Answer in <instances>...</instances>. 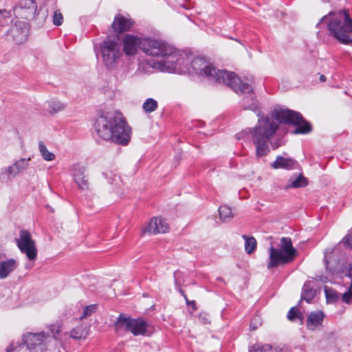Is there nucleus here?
<instances>
[{
    "mask_svg": "<svg viewBox=\"0 0 352 352\" xmlns=\"http://www.w3.org/2000/svg\"><path fill=\"white\" fill-rule=\"evenodd\" d=\"M289 182V184L287 188H301L306 186L307 184V179L301 175L294 179L290 178Z\"/></svg>",
    "mask_w": 352,
    "mask_h": 352,
    "instance_id": "29",
    "label": "nucleus"
},
{
    "mask_svg": "<svg viewBox=\"0 0 352 352\" xmlns=\"http://www.w3.org/2000/svg\"><path fill=\"white\" fill-rule=\"evenodd\" d=\"M60 329L59 327L51 325L47 332L28 333L23 338V343L27 349L36 351H43L47 349L52 340H57Z\"/></svg>",
    "mask_w": 352,
    "mask_h": 352,
    "instance_id": "7",
    "label": "nucleus"
},
{
    "mask_svg": "<svg viewBox=\"0 0 352 352\" xmlns=\"http://www.w3.org/2000/svg\"><path fill=\"white\" fill-rule=\"evenodd\" d=\"M10 17V12L6 10H0V25H4L6 24L8 22Z\"/></svg>",
    "mask_w": 352,
    "mask_h": 352,
    "instance_id": "38",
    "label": "nucleus"
},
{
    "mask_svg": "<svg viewBox=\"0 0 352 352\" xmlns=\"http://www.w3.org/2000/svg\"><path fill=\"white\" fill-rule=\"evenodd\" d=\"M100 51L106 67L109 69L113 68L121 54L120 45L118 40L107 38L101 44Z\"/></svg>",
    "mask_w": 352,
    "mask_h": 352,
    "instance_id": "10",
    "label": "nucleus"
},
{
    "mask_svg": "<svg viewBox=\"0 0 352 352\" xmlns=\"http://www.w3.org/2000/svg\"><path fill=\"white\" fill-rule=\"evenodd\" d=\"M242 238L245 240V250L250 254L254 252L256 248L257 243L254 237L248 235H243Z\"/></svg>",
    "mask_w": 352,
    "mask_h": 352,
    "instance_id": "25",
    "label": "nucleus"
},
{
    "mask_svg": "<svg viewBox=\"0 0 352 352\" xmlns=\"http://www.w3.org/2000/svg\"><path fill=\"white\" fill-rule=\"evenodd\" d=\"M297 162L292 158H285L283 156H277L276 160L271 164L274 169L283 168L286 170L293 169Z\"/></svg>",
    "mask_w": 352,
    "mask_h": 352,
    "instance_id": "22",
    "label": "nucleus"
},
{
    "mask_svg": "<svg viewBox=\"0 0 352 352\" xmlns=\"http://www.w3.org/2000/svg\"><path fill=\"white\" fill-rule=\"evenodd\" d=\"M180 292L181 294L184 296V297L186 299V303L188 305H195V302L194 300L192 301H189L186 297V296L185 295L184 292L182 291V290H180Z\"/></svg>",
    "mask_w": 352,
    "mask_h": 352,
    "instance_id": "45",
    "label": "nucleus"
},
{
    "mask_svg": "<svg viewBox=\"0 0 352 352\" xmlns=\"http://www.w3.org/2000/svg\"><path fill=\"white\" fill-rule=\"evenodd\" d=\"M36 11L37 3L34 0H21L13 8V12L16 17L29 21L35 19L37 21V25H42L47 14L40 10L36 17Z\"/></svg>",
    "mask_w": 352,
    "mask_h": 352,
    "instance_id": "8",
    "label": "nucleus"
},
{
    "mask_svg": "<svg viewBox=\"0 0 352 352\" xmlns=\"http://www.w3.org/2000/svg\"><path fill=\"white\" fill-rule=\"evenodd\" d=\"M18 267L14 258H9L0 261V280L6 278Z\"/></svg>",
    "mask_w": 352,
    "mask_h": 352,
    "instance_id": "21",
    "label": "nucleus"
},
{
    "mask_svg": "<svg viewBox=\"0 0 352 352\" xmlns=\"http://www.w3.org/2000/svg\"><path fill=\"white\" fill-rule=\"evenodd\" d=\"M220 219L225 222L230 221L233 218L232 209L227 206H221L219 208Z\"/></svg>",
    "mask_w": 352,
    "mask_h": 352,
    "instance_id": "27",
    "label": "nucleus"
},
{
    "mask_svg": "<svg viewBox=\"0 0 352 352\" xmlns=\"http://www.w3.org/2000/svg\"><path fill=\"white\" fill-rule=\"evenodd\" d=\"M316 296V289L314 281H306L302 287L301 292V300L311 302Z\"/></svg>",
    "mask_w": 352,
    "mask_h": 352,
    "instance_id": "23",
    "label": "nucleus"
},
{
    "mask_svg": "<svg viewBox=\"0 0 352 352\" xmlns=\"http://www.w3.org/2000/svg\"><path fill=\"white\" fill-rule=\"evenodd\" d=\"M82 332L79 333L77 330L73 329L71 331L70 336L74 339H80L82 338Z\"/></svg>",
    "mask_w": 352,
    "mask_h": 352,
    "instance_id": "41",
    "label": "nucleus"
},
{
    "mask_svg": "<svg viewBox=\"0 0 352 352\" xmlns=\"http://www.w3.org/2000/svg\"><path fill=\"white\" fill-rule=\"evenodd\" d=\"M119 112H108L97 118L94 127L97 135L102 140H110L112 130Z\"/></svg>",
    "mask_w": 352,
    "mask_h": 352,
    "instance_id": "11",
    "label": "nucleus"
},
{
    "mask_svg": "<svg viewBox=\"0 0 352 352\" xmlns=\"http://www.w3.org/2000/svg\"><path fill=\"white\" fill-rule=\"evenodd\" d=\"M287 318L291 321H294L296 318H298L300 320L301 323H302L303 315L296 307H294L288 311Z\"/></svg>",
    "mask_w": 352,
    "mask_h": 352,
    "instance_id": "33",
    "label": "nucleus"
},
{
    "mask_svg": "<svg viewBox=\"0 0 352 352\" xmlns=\"http://www.w3.org/2000/svg\"><path fill=\"white\" fill-rule=\"evenodd\" d=\"M271 344H261L260 343H256L249 347V352H268L270 351Z\"/></svg>",
    "mask_w": 352,
    "mask_h": 352,
    "instance_id": "32",
    "label": "nucleus"
},
{
    "mask_svg": "<svg viewBox=\"0 0 352 352\" xmlns=\"http://www.w3.org/2000/svg\"><path fill=\"white\" fill-rule=\"evenodd\" d=\"M324 317V312L320 310L310 312L306 321L307 329L311 331L322 330Z\"/></svg>",
    "mask_w": 352,
    "mask_h": 352,
    "instance_id": "17",
    "label": "nucleus"
},
{
    "mask_svg": "<svg viewBox=\"0 0 352 352\" xmlns=\"http://www.w3.org/2000/svg\"><path fill=\"white\" fill-rule=\"evenodd\" d=\"M259 323L258 321V318H254L251 323H250V328L252 329V330H254L257 328V324Z\"/></svg>",
    "mask_w": 352,
    "mask_h": 352,
    "instance_id": "44",
    "label": "nucleus"
},
{
    "mask_svg": "<svg viewBox=\"0 0 352 352\" xmlns=\"http://www.w3.org/2000/svg\"><path fill=\"white\" fill-rule=\"evenodd\" d=\"M116 331H130L133 336L144 335L146 332L147 323L142 318H131L126 314H121L114 324Z\"/></svg>",
    "mask_w": 352,
    "mask_h": 352,
    "instance_id": "9",
    "label": "nucleus"
},
{
    "mask_svg": "<svg viewBox=\"0 0 352 352\" xmlns=\"http://www.w3.org/2000/svg\"><path fill=\"white\" fill-rule=\"evenodd\" d=\"M102 174L109 180V183L111 184H113L114 183L117 184V182L120 181V177L112 172H104Z\"/></svg>",
    "mask_w": 352,
    "mask_h": 352,
    "instance_id": "36",
    "label": "nucleus"
},
{
    "mask_svg": "<svg viewBox=\"0 0 352 352\" xmlns=\"http://www.w3.org/2000/svg\"><path fill=\"white\" fill-rule=\"evenodd\" d=\"M46 110L50 114H56L65 108V105L59 100H51L47 102Z\"/></svg>",
    "mask_w": 352,
    "mask_h": 352,
    "instance_id": "24",
    "label": "nucleus"
},
{
    "mask_svg": "<svg viewBox=\"0 0 352 352\" xmlns=\"http://www.w3.org/2000/svg\"><path fill=\"white\" fill-rule=\"evenodd\" d=\"M342 301L346 304H351L352 302V283L348 288L347 291L342 294Z\"/></svg>",
    "mask_w": 352,
    "mask_h": 352,
    "instance_id": "35",
    "label": "nucleus"
},
{
    "mask_svg": "<svg viewBox=\"0 0 352 352\" xmlns=\"http://www.w3.org/2000/svg\"><path fill=\"white\" fill-rule=\"evenodd\" d=\"M324 294L327 303H333L340 299V294L327 286L324 287Z\"/></svg>",
    "mask_w": 352,
    "mask_h": 352,
    "instance_id": "26",
    "label": "nucleus"
},
{
    "mask_svg": "<svg viewBox=\"0 0 352 352\" xmlns=\"http://www.w3.org/2000/svg\"><path fill=\"white\" fill-rule=\"evenodd\" d=\"M168 224L160 217H153L148 223L147 226L144 228V232L151 234L166 233L168 231Z\"/></svg>",
    "mask_w": 352,
    "mask_h": 352,
    "instance_id": "18",
    "label": "nucleus"
},
{
    "mask_svg": "<svg viewBox=\"0 0 352 352\" xmlns=\"http://www.w3.org/2000/svg\"><path fill=\"white\" fill-rule=\"evenodd\" d=\"M96 305H91L85 307V308L83 310L82 315L80 316V319L87 318L89 316H91L94 312L96 311Z\"/></svg>",
    "mask_w": 352,
    "mask_h": 352,
    "instance_id": "37",
    "label": "nucleus"
},
{
    "mask_svg": "<svg viewBox=\"0 0 352 352\" xmlns=\"http://www.w3.org/2000/svg\"><path fill=\"white\" fill-rule=\"evenodd\" d=\"M272 349L268 352H282L283 349L277 345H271Z\"/></svg>",
    "mask_w": 352,
    "mask_h": 352,
    "instance_id": "42",
    "label": "nucleus"
},
{
    "mask_svg": "<svg viewBox=\"0 0 352 352\" xmlns=\"http://www.w3.org/2000/svg\"><path fill=\"white\" fill-rule=\"evenodd\" d=\"M13 349L12 344H11L10 346L8 347L7 351L8 352H11V351Z\"/></svg>",
    "mask_w": 352,
    "mask_h": 352,
    "instance_id": "48",
    "label": "nucleus"
},
{
    "mask_svg": "<svg viewBox=\"0 0 352 352\" xmlns=\"http://www.w3.org/2000/svg\"><path fill=\"white\" fill-rule=\"evenodd\" d=\"M182 67L181 71H174L172 73H195L198 76H205L210 81L225 84L232 89H238L232 81L234 77V72L217 69L204 57H193L192 55L186 54V61Z\"/></svg>",
    "mask_w": 352,
    "mask_h": 352,
    "instance_id": "4",
    "label": "nucleus"
},
{
    "mask_svg": "<svg viewBox=\"0 0 352 352\" xmlns=\"http://www.w3.org/2000/svg\"><path fill=\"white\" fill-rule=\"evenodd\" d=\"M71 172L74 179H79V177L86 174V168L79 164H75L72 166Z\"/></svg>",
    "mask_w": 352,
    "mask_h": 352,
    "instance_id": "31",
    "label": "nucleus"
},
{
    "mask_svg": "<svg viewBox=\"0 0 352 352\" xmlns=\"http://www.w3.org/2000/svg\"><path fill=\"white\" fill-rule=\"evenodd\" d=\"M320 22L327 23L329 35L342 44L352 43V19L348 12L340 10L331 12L322 18Z\"/></svg>",
    "mask_w": 352,
    "mask_h": 352,
    "instance_id": "5",
    "label": "nucleus"
},
{
    "mask_svg": "<svg viewBox=\"0 0 352 352\" xmlns=\"http://www.w3.org/2000/svg\"><path fill=\"white\" fill-rule=\"evenodd\" d=\"M142 51L146 55L161 57L153 62V67L162 72L172 73L181 71L186 61V53L181 52L164 41L154 38H143Z\"/></svg>",
    "mask_w": 352,
    "mask_h": 352,
    "instance_id": "2",
    "label": "nucleus"
},
{
    "mask_svg": "<svg viewBox=\"0 0 352 352\" xmlns=\"http://www.w3.org/2000/svg\"><path fill=\"white\" fill-rule=\"evenodd\" d=\"M142 51L146 55L161 57L153 62V67L162 72L172 73L181 71L186 61V53L181 52L164 41L154 38H143Z\"/></svg>",
    "mask_w": 352,
    "mask_h": 352,
    "instance_id": "3",
    "label": "nucleus"
},
{
    "mask_svg": "<svg viewBox=\"0 0 352 352\" xmlns=\"http://www.w3.org/2000/svg\"><path fill=\"white\" fill-rule=\"evenodd\" d=\"M38 149L42 155L43 158L46 161H52L55 158V155L52 152L49 151L44 144V143L41 141L38 142Z\"/></svg>",
    "mask_w": 352,
    "mask_h": 352,
    "instance_id": "28",
    "label": "nucleus"
},
{
    "mask_svg": "<svg viewBox=\"0 0 352 352\" xmlns=\"http://www.w3.org/2000/svg\"><path fill=\"white\" fill-rule=\"evenodd\" d=\"M74 181L80 189H82V190L88 189L89 181H88L87 175L86 174L81 177H79V179H74Z\"/></svg>",
    "mask_w": 352,
    "mask_h": 352,
    "instance_id": "34",
    "label": "nucleus"
},
{
    "mask_svg": "<svg viewBox=\"0 0 352 352\" xmlns=\"http://www.w3.org/2000/svg\"><path fill=\"white\" fill-rule=\"evenodd\" d=\"M269 251L267 269L275 268L279 265L291 263L297 254L296 250L292 245L291 239L286 237L281 239L280 248H275L272 245Z\"/></svg>",
    "mask_w": 352,
    "mask_h": 352,
    "instance_id": "6",
    "label": "nucleus"
},
{
    "mask_svg": "<svg viewBox=\"0 0 352 352\" xmlns=\"http://www.w3.org/2000/svg\"><path fill=\"white\" fill-rule=\"evenodd\" d=\"M30 158H21L12 165L8 166L1 172L0 180L1 182H8L19 173L27 169L29 166Z\"/></svg>",
    "mask_w": 352,
    "mask_h": 352,
    "instance_id": "15",
    "label": "nucleus"
},
{
    "mask_svg": "<svg viewBox=\"0 0 352 352\" xmlns=\"http://www.w3.org/2000/svg\"><path fill=\"white\" fill-rule=\"evenodd\" d=\"M341 243L352 250V234H347L342 239Z\"/></svg>",
    "mask_w": 352,
    "mask_h": 352,
    "instance_id": "40",
    "label": "nucleus"
},
{
    "mask_svg": "<svg viewBox=\"0 0 352 352\" xmlns=\"http://www.w3.org/2000/svg\"><path fill=\"white\" fill-rule=\"evenodd\" d=\"M233 84L238 87L232 89L237 94H245L241 100V107L244 110H250L256 113L258 117L257 124L253 128H248L236 134L238 140L250 141L256 146L257 157L265 156L270 152L268 142L274 136L279 124H294L296 127L294 134H307L311 131L312 127L302 115L296 111L278 107L272 111L271 117L263 116L258 109V103L253 92L252 85L243 82L234 74Z\"/></svg>",
    "mask_w": 352,
    "mask_h": 352,
    "instance_id": "1",
    "label": "nucleus"
},
{
    "mask_svg": "<svg viewBox=\"0 0 352 352\" xmlns=\"http://www.w3.org/2000/svg\"><path fill=\"white\" fill-rule=\"evenodd\" d=\"M63 22V16L59 10H56L53 15V23L56 25H60Z\"/></svg>",
    "mask_w": 352,
    "mask_h": 352,
    "instance_id": "39",
    "label": "nucleus"
},
{
    "mask_svg": "<svg viewBox=\"0 0 352 352\" xmlns=\"http://www.w3.org/2000/svg\"><path fill=\"white\" fill-rule=\"evenodd\" d=\"M347 276L351 278L352 283V263L349 265Z\"/></svg>",
    "mask_w": 352,
    "mask_h": 352,
    "instance_id": "46",
    "label": "nucleus"
},
{
    "mask_svg": "<svg viewBox=\"0 0 352 352\" xmlns=\"http://www.w3.org/2000/svg\"><path fill=\"white\" fill-rule=\"evenodd\" d=\"M158 103L153 98H147L142 104V109L146 113H151L157 109Z\"/></svg>",
    "mask_w": 352,
    "mask_h": 352,
    "instance_id": "30",
    "label": "nucleus"
},
{
    "mask_svg": "<svg viewBox=\"0 0 352 352\" xmlns=\"http://www.w3.org/2000/svg\"><path fill=\"white\" fill-rule=\"evenodd\" d=\"M133 24L131 19H128L118 14L116 15L111 27L115 32L121 33L128 31Z\"/></svg>",
    "mask_w": 352,
    "mask_h": 352,
    "instance_id": "20",
    "label": "nucleus"
},
{
    "mask_svg": "<svg viewBox=\"0 0 352 352\" xmlns=\"http://www.w3.org/2000/svg\"><path fill=\"white\" fill-rule=\"evenodd\" d=\"M339 252V248H335L324 253V261L325 263L327 270L331 273H334L337 270H340V265L341 261L336 258V256Z\"/></svg>",
    "mask_w": 352,
    "mask_h": 352,
    "instance_id": "19",
    "label": "nucleus"
},
{
    "mask_svg": "<svg viewBox=\"0 0 352 352\" xmlns=\"http://www.w3.org/2000/svg\"><path fill=\"white\" fill-rule=\"evenodd\" d=\"M123 51L126 56H134L139 49L142 50L143 38L130 34H126L122 39Z\"/></svg>",
    "mask_w": 352,
    "mask_h": 352,
    "instance_id": "16",
    "label": "nucleus"
},
{
    "mask_svg": "<svg viewBox=\"0 0 352 352\" xmlns=\"http://www.w3.org/2000/svg\"><path fill=\"white\" fill-rule=\"evenodd\" d=\"M320 80L321 82H324V81L326 80V77H325V76H324V75H323V74L320 75Z\"/></svg>",
    "mask_w": 352,
    "mask_h": 352,
    "instance_id": "47",
    "label": "nucleus"
},
{
    "mask_svg": "<svg viewBox=\"0 0 352 352\" xmlns=\"http://www.w3.org/2000/svg\"><path fill=\"white\" fill-rule=\"evenodd\" d=\"M131 131L121 113H118L112 130L110 140L123 146L127 145L131 140Z\"/></svg>",
    "mask_w": 352,
    "mask_h": 352,
    "instance_id": "12",
    "label": "nucleus"
},
{
    "mask_svg": "<svg viewBox=\"0 0 352 352\" xmlns=\"http://www.w3.org/2000/svg\"><path fill=\"white\" fill-rule=\"evenodd\" d=\"M20 251L25 254L30 261H34L37 257V249L30 233L27 230H21L19 238L16 239Z\"/></svg>",
    "mask_w": 352,
    "mask_h": 352,
    "instance_id": "13",
    "label": "nucleus"
},
{
    "mask_svg": "<svg viewBox=\"0 0 352 352\" xmlns=\"http://www.w3.org/2000/svg\"><path fill=\"white\" fill-rule=\"evenodd\" d=\"M30 25L25 21H16L8 30L6 38L16 44L25 43L28 38Z\"/></svg>",
    "mask_w": 352,
    "mask_h": 352,
    "instance_id": "14",
    "label": "nucleus"
},
{
    "mask_svg": "<svg viewBox=\"0 0 352 352\" xmlns=\"http://www.w3.org/2000/svg\"><path fill=\"white\" fill-rule=\"evenodd\" d=\"M199 319L200 321H201L202 322H204L205 324L209 322V320L208 318V316L206 314H200L199 317Z\"/></svg>",
    "mask_w": 352,
    "mask_h": 352,
    "instance_id": "43",
    "label": "nucleus"
}]
</instances>
